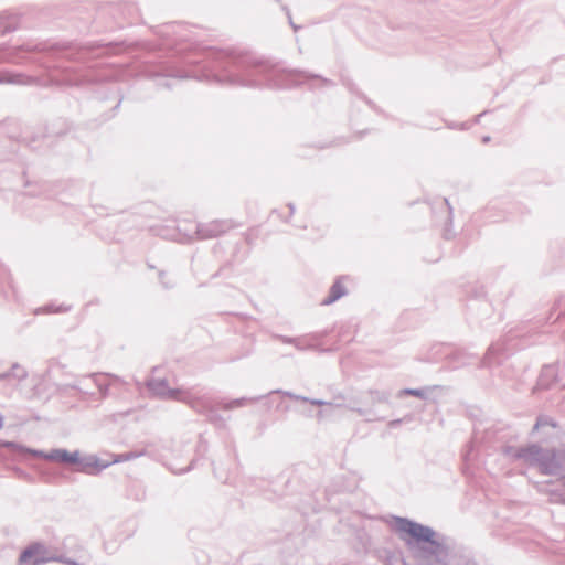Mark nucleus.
Masks as SVG:
<instances>
[{
	"label": "nucleus",
	"mask_w": 565,
	"mask_h": 565,
	"mask_svg": "<svg viewBox=\"0 0 565 565\" xmlns=\"http://www.w3.org/2000/svg\"><path fill=\"white\" fill-rule=\"evenodd\" d=\"M471 448H472V449H470V452H473V449H476L478 452H480V451H482V450H483V448H479V450H478V448H473L472 446H471Z\"/></svg>",
	"instance_id": "obj_41"
},
{
	"label": "nucleus",
	"mask_w": 565,
	"mask_h": 565,
	"mask_svg": "<svg viewBox=\"0 0 565 565\" xmlns=\"http://www.w3.org/2000/svg\"><path fill=\"white\" fill-rule=\"evenodd\" d=\"M491 115H492V113H491V111H488V110H487V111H483V113H481V114H479V115L477 116V118H476V122H480L482 118L489 117V116H491Z\"/></svg>",
	"instance_id": "obj_29"
},
{
	"label": "nucleus",
	"mask_w": 565,
	"mask_h": 565,
	"mask_svg": "<svg viewBox=\"0 0 565 565\" xmlns=\"http://www.w3.org/2000/svg\"><path fill=\"white\" fill-rule=\"evenodd\" d=\"M348 87H349V90H350V92H352V93H354V92H355V90H354V87H353V85H352V84H348Z\"/></svg>",
	"instance_id": "obj_38"
},
{
	"label": "nucleus",
	"mask_w": 565,
	"mask_h": 565,
	"mask_svg": "<svg viewBox=\"0 0 565 565\" xmlns=\"http://www.w3.org/2000/svg\"><path fill=\"white\" fill-rule=\"evenodd\" d=\"M3 427V416L0 415V429Z\"/></svg>",
	"instance_id": "obj_40"
},
{
	"label": "nucleus",
	"mask_w": 565,
	"mask_h": 565,
	"mask_svg": "<svg viewBox=\"0 0 565 565\" xmlns=\"http://www.w3.org/2000/svg\"><path fill=\"white\" fill-rule=\"evenodd\" d=\"M370 398L373 404L375 403H390V393L385 391H370Z\"/></svg>",
	"instance_id": "obj_16"
},
{
	"label": "nucleus",
	"mask_w": 565,
	"mask_h": 565,
	"mask_svg": "<svg viewBox=\"0 0 565 565\" xmlns=\"http://www.w3.org/2000/svg\"><path fill=\"white\" fill-rule=\"evenodd\" d=\"M481 140L483 143H488L491 140V136L490 135L482 136Z\"/></svg>",
	"instance_id": "obj_33"
},
{
	"label": "nucleus",
	"mask_w": 565,
	"mask_h": 565,
	"mask_svg": "<svg viewBox=\"0 0 565 565\" xmlns=\"http://www.w3.org/2000/svg\"><path fill=\"white\" fill-rule=\"evenodd\" d=\"M232 227L230 221L215 220L209 223H200L195 225L194 234L201 239L214 238L225 233Z\"/></svg>",
	"instance_id": "obj_6"
},
{
	"label": "nucleus",
	"mask_w": 565,
	"mask_h": 565,
	"mask_svg": "<svg viewBox=\"0 0 565 565\" xmlns=\"http://www.w3.org/2000/svg\"><path fill=\"white\" fill-rule=\"evenodd\" d=\"M274 337H275V339L281 341L282 343L294 344L295 338H292V337H287V335H281V334H276Z\"/></svg>",
	"instance_id": "obj_27"
},
{
	"label": "nucleus",
	"mask_w": 565,
	"mask_h": 565,
	"mask_svg": "<svg viewBox=\"0 0 565 565\" xmlns=\"http://www.w3.org/2000/svg\"><path fill=\"white\" fill-rule=\"evenodd\" d=\"M299 351L313 349V343L308 335L296 337L292 344Z\"/></svg>",
	"instance_id": "obj_15"
},
{
	"label": "nucleus",
	"mask_w": 565,
	"mask_h": 565,
	"mask_svg": "<svg viewBox=\"0 0 565 565\" xmlns=\"http://www.w3.org/2000/svg\"><path fill=\"white\" fill-rule=\"evenodd\" d=\"M465 565H477L475 562L470 561V559H466L465 562Z\"/></svg>",
	"instance_id": "obj_35"
},
{
	"label": "nucleus",
	"mask_w": 565,
	"mask_h": 565,
	"mask_svg": "<svg viewBox=\"0 0 565 565\" xmlns=\"http://www.w3.org/2000/svg\"><path fill=\"white\" fill-rule=\"evenodd\" d=\"M29 83V78L21 73H8L0 76V84L26 85Z\"/></svg>",
	"instance_id": "obj_12"
},
{
	"label": "nucleus",
	"mask_w": 565,
	"mask_h": 565,
	"mask_svg": "<svg viewBox=\"0 0 565 565\" xmlns=\"http://www.w3.org/2000/svg\"><path fill=\"white\" fill-rule=\"evenodd\" d=\"M438 387L439 386L434 385V386H425V387H420V388H403L397 393V397L402 398L404 396H415L417 398L426 401L429 398V394Z\"/></svg>",
	"instance_id": "obj_10"
},
{
	"label": "nucleus",
	"mask_w": 565,
	"mask_h": 565,
	"mask_svg": "<svg viewBox=\"0 0 565 565\" xmlns=\"http://www.w3.org/2000/svg\"><path fill=\"white\" fill-rule=\"evenodd\" d=\"M159 279H160L161 285L164 288L169 289V288L173 287V281L170 279H167V274L163 270L159 271Z\"/></svg>",
	"instance_id": "obj_24"
},
{
	"label": "nucleus",
	"mask_w": 565,
	"mask_h": 565,
	"mask_svg": "<svg viewBox=\"0 0 565 565\" xmlns=\"http://www.w3.org/2000/svg\"><path fill=\"white\" fill-rule=\"evenodd\" d=\"M81 459L82 456H79L78 451L70 452L68 450H66V458H64V463H75L79 466Z\"/></svg>",
	"instance_id": "obj_20"
},
{
	"label": "nucleus",
	"mask_w": 565,
	"mask_h": 565,
	"mask_svg": "<svg viewBox=\"0 0 565 565\" xmlns=\"http://www.w3.org/2000/svg\"><path fill=\"white\" fill-rule=\"evenodd\" d=\"M3 447H6L10 451V454L17 459H23L26 456H31L34 458H41L49 461L64 463V458H66V449L62 448L52 449L45 452L43 450L28 448L15 441H6L3 444Z\"/></svg>",
	"instance_id": "obj_4"
},
{
	"label": "nucleus",
	"mask_w": 565,
	"mask_h": 565,
	"mask_svg": "<svg viewBox=\"0 0 565 565\" xmlns=\"http://www.w3.org/2000/svg\"><path fill=\"white\" fill-rule=\"evenodd\" d=\"M120 105V100L116 104V106L114 107L115 109H117Z\"/></svg>",
	"instance_id": "obj_43"
},
{
	"label": "nucleus",
	"mask_w": 565,
	"mask_h": 565,
	"mask_svg": "<svg viewBox=\"0 0 565 565\" xmlns=\"http://www.w3.org/2000/svg\"><path fill=\"white\" fill-rule=\"evenodd\" d=\"M26 376V371L23 367H21L18 363H14L8 372L0 374V381L7 380L9 377H14L19 381H22Z\"/></svg>",
	"instance_id": "obj_13"
},
{
	"label": "nucleus",
	"mask_w": 565,
	"mask_h": 565,
	"mask_svg": "<svg viewBox=\"0 0 565 565\" xmlns=\"http://www.w3.org/2000/svg\"><path fill=\"white\" fill-rule=\"evenodd\" d=\"M86 81V77L82 74H78L75 71H72L70 74L65 77V83L67 85H81Z\"/></svg>",
	"instance_id": "obj_18"
},
{
	"label": "nucleus",
	"mask_w": 565,
	"mask_h": 565,
	"mask_svg": "<svg viewBox=\"0 0 565 565\" xmlns=\"http://www.w3.org/2000/svg\"><path fill=\"white\" fill-rule=\"evenodd\" d=\"M109 466L110 462L99 459L96 455H85L82 456L78 471L87 475H97Z\"/></svg>",
	"instance_id": "obj_7"
},
{
	"label": "nucleus",
	"mask_w": 565,
	"mask_h": 565,
	"mask_svg": "<svg viewBox=\"0 0 565 565\" xmlns=\"http://www.w3.org/2000/svg\"><path fill=\"white\" fill-rule=\"evenodd\" d=\"M394 523L399 537L413 552L418 565H449L457 554L468 557L466 548L456 545L428 525L403 516H395Z\"/></svg>",
	"instance_id": "obj_2"
},
{
	"label": "nucleus",
	"mask_w": 565,
	"mask_h": 565,
	"mask_svg": "<svg viewBox=\"0 0 565 565\" xmlns=\"http://www.w3.org/2000/svg\"><path fill=\"white\" fill-rule=\"evenodd\" d=\"M46 550L44 545L40 543H34L26 548H24L19 556L20 565H42L49 562L57 561L62 562L65 559L64 557H51L45 556Z\"/></svg>",
	"instance_id": "obj_5"
},
{
	"label": "nucleus",
	"mask_w": 565,
	"mask_h": 565,
	"mask_svg": "<svg viewBox=\"0 0 565 565\" xmlns=\"http://www.w3.org/2000/svg\"><path fill=\"white\" fill-rule=\"evenodd\" d=\"M444 235H445V238H446V239H449V238H450V233H449V230H448V228H446V231H445V234H444Z\"/></svg>",
	"instance_id": "obj_34"
},
{
	"label": "nucleus",
	"mask_w": 565,
	"mask_h": 565,
	"mask_svg": "<svg viewBox=\"0 0 565 565\" xmlns=\"http://www.w3.org/2000/svg\"><path fill=\"white\" fill-rule=\"evenodd\" d=\"M471 294L475 299H482L486 296L484 286L477 284L472 287Z\"/></svg>",
	"instance_id": "obj_22"
},
{
	"label": "nucleus",
	"mask_w": 565,
	"mask_h": 565,
	"mask_svg": "<svg viewBox=\"0 0 565 565\" xmlns=\"http://www.w3.org/2000/svg\"><path fill=\"white\" fill-rule=\"evenodd\" d=\"M104 375L99 373H92L87 376L82 377L77 383L71 384L70 386L72 388L78 390L84 393H88L87 390H85L83 386H86V382H93L94 385L98 388L100 394L103 396H106L108 394L109 385L103 381Z\"/></svg>",
	"instance_id": "obj_8"
},
{
	"label": "nucleus",
	"mask_w": 565,
	"mask_h": 565,
	"mask_svg": "<svg viewBox=\"0 0 565 565\" xmlns=\"http://www.w3.org/2000/svg\"><path fill=\"white\" fill-rule=\"evenodd\" d=\"M354 411L361 416H366L369 414V412L364 408H355Z\"/></svg>",
	"instance_id": "obj_31"
},
{
	"label": "nucleus",
	"mask_w": 565,
	"mask_h": 565,
	"mask_svg": "<svg viewBox=\"0 0 565 565\" xmlns=\"http://www.w3.org/2000/svg\"><path fill=\"white\" fill-rule=\"evenodd\" d=\"M471 446L473 448H484L486 447L482 445V436L479 431V429H476L475 433H473V437H472V440H471Z\"/></svg>",
	"instance_id": "obj_21"
},
{
	"label": "nucleus",
	"mask_w": 565,
	"mask_h": 565,
	"mask_svg": "<svg viewBox=\"0 0 565 565\" xmlns=\"http://www.w3.org/2000/svg\"><path fill=\"white\" fill-rule=\"evenodd\" d=\"M262 397H254V398H246V397H241V398H236V399H233L226 404H224V409H234L236 407H241V406H244L247 402H256V401H259Z\"/></svg>",
	"instance_id": "obj_17"
},
{
	"label": "nucleus",
	"mask_w": 565,
	"mask_h": 565,
	"mask_svg": "<svg viewBox=\"0 0 565 565\" xmlns=\"http://www.w3.org/2000/svg\"><path fill=\"white\" fill-rule=\"evenodd\" d=\"M458 127H459L460 129H467V128H468V127H467V124H465V122H463V124H460V126H458Z\"/></svg>",
	"instance_id": "obj_39"
},
{
	"label": "nucleus",
	"mask_w": 565,
	"mask_h": 565,
	"mask_svg": "<svg viewBox=\"0 0 565 565\" xmlns=\"http://www.w3.org/2000/svg\"><path fill=\"white\" fill-rule=\"evenodd\" d=\"M277 2H279L280 0H276Z\"/></svg>",
	"instance_id": "obj_44"
},
{
	"label": "nucleus",
	"mask_w": 565,
	"mask_h": 565,
	"mask_svg": "<svg viewBox=\"0 0 565 565\" xmlns=\"http://www.w3.org/2000/svg\"><path fill=\"white\" fill-rule=\"evenodd\" d=\"M401 423H402V419H394L388 423V426L394 428V427L398 426Z\"/></svg>",
	"instance_id": "obj_30"
},
{
	"label": "nucleus",
	"mask_w": 565,
	"mask_h": 565,
	"mask_svg": "<svg viewBox=\"0 0 565 565\" xmlns=\"http://www.w3.org/2000/svg\"><path fill=\"white\" fill-rule=\"evenodd\" d=\"M324 414H326V411H319V412H318V417H320V418H321V417H323V416H324Z\"/></svg>",
	"instance_id": "obj_37"
},
{
	"label": "nucleus",
	"mask_w": 565,
	"mask_h": 565,
	"mask_svg": "<svg viewBox=\"0 0 565 565\" xmlns=\"http://www.w3.org/2000/svg\"><path fill=\"white\" fill-rule=\"evenodd\" d=\"M70 308L65 306L54 307L52 305L44 307L42 310L44 312H64L67 311Z\"/></svg>",
	"instance_id": "obj_26"
},
{
	"label": "nucleus",
	"mask_w": 565,
	"mask_h": 565,
	"mask_svg": "<svg viewBox=\"0 0 565 565\" xmlns=\"http://www.w3.org/2000/svg\"><path fill=\"white\" fill-rule=\"evenodd\" d=\"M441 204L445 205L447 210V225H451L452 223V206L450 205L448 199L444 198L441 200Z\"/></svg>",
	"instance_id": "obj_23"
},
{
	"label": "nucleus",
	"mask_w": 565,
	"mask_h": 565,
	"mask_svg": "<svg viewBox=\"0 0 565 565\" xmlns=\"http://www.w3.org/2000/svg\"><path fill=\"white\" fill-rule=\"evenodd\" d=\"M347 295V288L342 284V277H339L330 287L329 295L322 300L323 306H329Z\"/></svg>",
	"instance_id": "obj_9"
},
{
	"label": "nucleus",
	"mask_w": 565,
	"mask_h": 565,
	"mask_svg": "<svg viewBox=\"0 0 565 565\" xmlns=\"http://www.w3.org/2000/svg\"><path fill=\"white\" fill-rule=\"evenodd\" d=\"M146 385L150 393L161 399L178 401L188 404L198 413L206 414L210 406L206 401L193 397L190 392L181 388H170L166 379H149Z\"/></svg>",
	"instance_id": "obj_3"
},
{
	"label": "nucleus",
	"mask_w": 565,
	"mask_h": 565,
	"mask_svg": "<svg viewBox=\"0 0 565 565\" xmlns=\"http://www.w3.org/2000/svg\"><path fill=\"white\" fill-rule=\"evenodd\" d=\"M159 85H160V86H163V87H166V88H170V87H171V86H170V84H169L168 82H164V83H162V84L160 83Z\"/></svg>",
	"instance_id": "obj_36"
},
{
	"label": "nucleus",
	"mask_w": 565,
	"mask_h": 565,
	"mask_svg": "<svg viewBox=\"0 0 565 565\" xmlns=\"http://www.w3.org/2000/svg\"><path fill=\"white\" fill-rule=\"evenodd\" d=\"M150 78L214 79L222 84L243 87L288 88L310 79L321 86L332 82L318 74L300 70H287L252 54H236L221 50H207L185 55L171 54L159 65L147 71Z\"/></svg>",
	"instance_id": "obj_1"
},
{
	"label": "nucleus",
	"mask_w": 565,
	"mask_h": 565,
	"mask_svg": "<svg viewBox=\"0 0 565 565\" xmlns=\"http://www.w3.org/2000/svg\"><path fill=\"white\" fill-rule=\"evenodd\" d=\"M282 10H284V11L286 12V14L288 15L290 25L294 28V30H295V31H297V30L299 29V26H298V25H296V23H294V22H292L289 9H288L286 6H284V7H282Z\"/></svg>",
	"instance_id": "obj_28"
},
{
	"label": "nucleus",
	"mask_w": 565,
	"mask_h": 565,
	"mask_svg": "<svg viewBox=\"0 0 565 565\" xmlns=\"http://www.w3.org/2000/svg\"><path fill=\"white\" fill-rule=\"evenodd\" d=\"M492 350H493V344L491 343L489 347H488V350H487V353L484 354V358L482 360V365L483 366H491V354H492Z\"/></svg>",
	"instance_id": "obj_25"
},
{
	"label": "nucleus",
	"mask_w": 565,
	"mask_h": 565,
	"mask_svg": "<svg viewBox=\"0 0 565 565\" xmlns=\"http://www.w3.org/2000/svg\"><path fill=\"white\" fill-rule=\"evenodd\" d=\"M363 98L365 99L366 104H369V105L372 104L371 100L366 99L365 97H363Z\"/></svg>",
	"instance_id": "obj_42"
},
{
	"label": "nucleus",
	"mask_w": 565,
	"mask_h": 565,
	"mask_svg": "<svg viewBox=\"0 0 565 565\" xmlns=\"http://www.w3.org/2000/svg\"><path fill=\"white\" fill-rule=\"evenodd\" d=\"M17 29L15 20L11 19L8 15L0 14V34H7Z\"/></svg>",
	"instance_id": "obj_14"
},
{
	"label": "nucleus",
	"mask_w": 565,
	"mask_h": 565,
	"mask_svg": "<svg viewBox=\"0 0 565 565\" xmlns=\"http://www.w3.org/2000/svg\"><path fill=\"white\" fill-rule=\"evenodd\" d=\"M270 393L284 394L285 396H288L291 399L310 403V404L316 405V406H332L331 403H328V402H326L323 399L308 398L306 396L297 395V394H294V393L288 392V391L276 390V391H271Z\"/></svg>",
	"instance_id": "obj_11"
},
{
	"label": "nucleus",
	"mask_w": 565,
	"mask_h": 565,
	"mask_svg": "<svg viewBox=\"0 0 565 565\" xmlns=\"http://www.w3.org/2000/svg\"><path fill=\"white\" fill-rule=\"evenodd\" d=\"M142 455H143V452H138V451H128V452L119 454L116 456V458L113 460V462L115 463V462L129 461V460L136 459Z\"/></svg>",
	"instance_id": "obj_19"
},
{
	"label": "nucleus",
	"mask_w": 565,
	"mask_h": 565,
	"mask_svg": "<svg viewBox=\"0 0 565 565\" xmlns=\"http://www.w3.org/2000/svg\"><path fill=\"white\" fill-rule=\"evenodd\" d=\"M288 209H289L290 216L294 215V213L296 211L295 204L294 203H288Z\"/></svg>",
	"instance_id": "obj_32"
}]
</instances>
